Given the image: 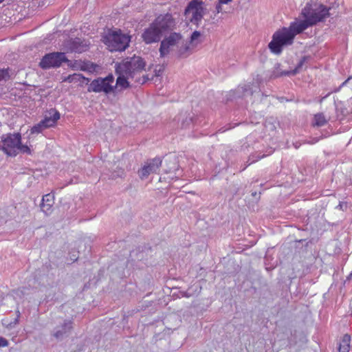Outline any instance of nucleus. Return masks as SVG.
Listing matches in <instances>:
<instances>
[{"label":"nucleus","mask_w":352,"mask_h":352,"mask_svg":"<svg viewBox=\"0 0 352 352\" xmlns=\"http://www.w3.org/2000/svg\"><path fill=\"white\" fill-rule=\"evenodd\" d=\"M329 8L318 2L307 3L302 10L305 20L300 23H292L289 28L277 30L272 36V39L268 44L271 52L280 54L284 46L292 45L295 36L300 33L309 26L322 21L329 16Z\"/></svg>","instance_id":"1"},{"label":"nucleus","mask_w":352,"mask_h":352,"mask_svg":"<svg viewBox=\"0 0 352 352\" xmlns=\"http://www.w3.org/2000/svg\"><path fill=\"white\" fill-rule=\"evenodd\" d=\"M159 49L160 57H164L170 52H175L179 58H186L192 53V47L180 33L170 32L164 36Z\"/></svg>","instance_id":"2"},{"label":"nucleus","mask_w":352,"mask_h":352,"mask_svg":"<svg viewBox=\"0 0 352 352\" xmlns=\"http://www.w3.org/2000/svg\"><path fill=\"white\" fill-rule=\"evenodd\" d=\"M131 37L124 34L120 30H111L102 36V41L107 46L108 49L113 51H124L129 46Z\"/></svg>","instance_id":"3"},{"label":"nucleus","mask_w":352,"mask_h":352,"mask_svg":"<svg viewBox=\"0 0 352 352\" xmlns=\"http://www.w3.org/2000/svg\"><path fill=\"white\" fill-rule=\"evenodd\" d=\"M116 67L122 74H127L128 76H131V78H133L144 70L146 62L142 57L133 56L124 58L121 63H116Z\"/></svg>","instance_id":"4"},{"label":"nucleus","mask_w":352,"mask_h":352,"mask_svg":"<svg viewBox=\"0 0 352 352\" xmlns=\"http://www.w3.org/2000/svg\"><path fill=\"white\" fill-rule=\"evenodd\" d=\"M21 135L19 133H8L1 136L0 150L7 155L15 157L18 154L17 146L20 144Z\"/></svg>","instance_id":"5"},{"label":"nucleus","mask_w":352,"mask_h":352,"mask_svg":"<svg viewBox=\"0 0 352 352\" xmlns=\"http://www.w3.org/2000/svg\"><path fill=\"white\" fill-rule=\"evenodd\" d=\"M203 4L204 3L201 0H192L188 3L185 9V15L190 22L198 24L201 21L206 10Z\"/></svg>","instance_id":"6"},{"label":"nucleus","mask_w":352,"mask_h":352,"mask_svg":"<svg viewBox=\"0 0 352 352\" xmlns=\"http://www.w3.org/2000/svg\"><path fill=\"white\" fill-rule=\"evenodd\" d=\"M65 53L53 52L45 55L41 59L39 65L42 69L59 67L63 63L67 62Z\"/></svg>","instance_id":"7"},{"label":"nucleus","mask_w":352,"mask_h":352,"mask_svg":"<svg viewBox=\"0 0 352 352\" xmlns=\"http://www.w3.org/2000/svg\"><path fill=\"white\" fill-rule=\"evenodd\" d=\"M153 23L164 36L170 33L175 27V21L170 14H161Z\"/></svg>","instance_id":"8"},{"label":"nucleus","mask_w":352,"mask_h":352,"mask_svg":"<svg viewBox=\"0 0 352 352\" xmlns=\"http://www.w3.org/2000/svg\"><path fill=\"white\" fill-rule=\"evenodd\" d=\"M49 113L50 116H45L43 120L32 127L31 133H39L43 130L53 126L60 119V113L56 109H52Z\"/></svg>","instance_id":"9"},{"label":"nucleus","mask_w":352,"mask_h":352,"mask_svg":"<svg viewBox=\"0 0 352 352\" xmlns=\"http://www.w3.org/2000/svg\"><path fill=\"white\" fill-rule=\"evenodd\" d=\"M87 91L89 92L100 93L104 92L105 94L113 93L116 95L118 89L112 85H109L107 82H104L102 78H98L94 80L89 85Z\"/></svg>","instance_id":"10"},{"label":"nucleus","mask_w":352,"mask_h":352,"mask_svg":"<svg viewBox=\"0 0 352 352\" xmlns=\"http://www.w3.org/2000/svg\"><path fill=\"white\" fill-rule=\"evenodd\" d=\"M162 161L160 157L148 160L138 171L140 178L143 180L146 179L150 174L157 173L162 165Z\"/></svg>","instance_id":"11"},{"label":"nucleus","mask_w":352,"mask_h":352,"mask_svg":"<svg viewBox=\"0 0 352 352\" xmlns=\"http://www.w3.org/2000/svg\"><path fill=\"white\" fill-rule=\"evenodd\" d=\"M72 328V322L65 320L60 325L56 326L53 329L51 335L58 341H61L69 336Z\"/></svg>","instance_id":"12"},{"label":"nucleus","mask_w":352,"mask_h":352,"mask_svg":"<svg viewBox=\"0 0 352 352\" xmlns=\"http://www.w3.org/2000/svg\"><path fill=\"white\" fill-rule=\"evenodd\" d=\"M162 36H164V35L160 32L153 23H152L148 28L145 29L142 35L143 41L146 44L157 43L161 40Z\"/></svg>","instance_id":"13"},{"label":"nucleus","mask_w":352,"mask_h":352,"mask_svg":"<svg viewBox=\"0 0 352 352\" xmlns=\"http://www.w3.org/2000/svg\"><path fill=\"white\" fill-rule=\"evenodd\" d=\"M194 113L192 112H181L175 118L174 121L177 123V126L182 129H186L193 123Z\"/></svg>","instance_id":"14"},{"label":"nucleus","mask_w":352,"mask_h":352,"mask_svg":"<svg viewBox=\"0 0 352 352\" xmlns=\"http://www.w3.org/2000/svg\"><path fill=\"white\" fill-rule=\"evenodd\" d=\"M309 58H310L309 56H305L300 59V60L299 61L297 66L296 67V68L294 70L283 72L281 73H278V72H274L271 76V78H278L281 76H287H287H289V75L294 76L302 70V66L304 65L305 63L307 62Z\"/></svg>","instance_id":"15"},{"label":"nucleus","mask_w":352,"mask_h":352,"mask_svg":"<svg viewBox=\"0 0 352 352\" xmlns=\"http://www.w3.org/2000/svg\"><path fill=\"white\" fill-rule=\"evenodd\" d=\"M116 73L118 75L116 79V84L114 87L118 89V93L121 91V89H126L130 87L129 82L127 81V78H131V76H128L127 74H122L118 70V68L115 66Z\"/></svg>","instance_id":"16"},{"label":"nucleus","mask_w":352,"mask_h":352,"mask_svg":"<svg viewBox=\"0 0 352 352\" xmlns=\"http://www.w3.org/2000/svg\"><path fill=\"white\" fill-rule=\"evenodd\" d=\"M233 96L236 98H246L249 96H252L254 91L250 85H243L239 86L235 90L232 91Z\"/></svg>","instance_id":"17"},{"label":"nucleus","mask_w":352,"mask_h":352,"mask_svg":"<svg viewBox=\"0 0 352 352\" xmlns=\"http://www.w3.org/2000/svg\"><path fill=\"white\" fill-rule=\"evenodd\" d=\"M89 45L85 41L81 40L80 38H76L72 40L69 43V49L72 52L82 53L88 50Z\"/></svg>","instance_id":"18"},{"label":"nucleus","mask_w":352,"mask_h":352,"mask_svg":"<svg viewBox=\"0 0 352 352\" xmlns=\"http://www.w3.org/2000/svg\"><path fill=\"white\" fill-rule=\"evenodd\" d=\"M54 204V196L51 194H47L43 197L41 209L46 214H50Z\"/></svg>","instance_id":"19"},{"label":"nucleus","mask_w":352,"mask_h":352,"mask_svg":"<svg viewBox=\"0 0 352 352\" xmlns=\"http://www.w3.org/2000/svg\"><path fill=\"white\" fill-rule=\"evenodd\" d=\"M351 337L348 334L344 335L342 342L340 343L339 352H349L350 349Z\"/></svg>","instance_id":"20"},{"label":"nucleus","mask_w":352,"mask_h":352,"mask_svg":"<svg viewBox=\"0 0 352 352\" xmlns=\"http://www.w3.org/2000/svg\"><path fill=\"white\" fill-rule=\"evenodd\" d=\"M327 122V120L324 117V114L322 113H317L314 116V126H322L324 124H326Z\"/></svg>","instance_id":"21"},{"label":"nucleus","mask_w":352,"mask_h":352,"mask_svg":"<svg viewBox=\"0 0 352 352\" xmlns=\"http://www.w3.org/2000/svg\"><path fill=\"white\" fill-rule=\"evenodd\" d=\"M124 169L122 167L117 166L111 173V177L112 179H116L118 177H122L124 176Z\"/></svg>","instance_id":"22"},{"label":"nucleus","mask_w":352,"mask_h":352,"mask_svg":"<svg viewBox=\"0 0 352 352\" xmlns=\"http://www.w3.org/2000/svg\"><path fill=\"white\" fill-rule=\"evenodd\" d=\"M17 151L23 153H27L30 154L31 150L30 148L26 146L21 144V140L20 141V144L17 146Z\"/></svg>","instance_id":"23"},{"label":"nucleus","mask_w":352,"mask_h":352,"mask_svg":"<svg viewBox=\"0 0 352 352\" xmlns=\"http://www.w3.org/2000/svg\"><path fill=\"white\" fill-rule=\"evenodd\" d=\"M201 36V34L198 31H195L192 32L190 36V42H188V44H190V46H194V42L198 39V38Z\"/></svg>","instance_id":"24"},{"label":"nucleus","mask_w":352,"mask_h":352,"mask_svg":"<svg viewBox=\"0 0 352 352\" xmlns=\"http://www.w3.org/2000/svg\"><path fill=\"white\" fill-rule=\"evenodd\" d=\"M264 157V155L263 156H260L256 154L252 155L249 157V159L248 160V164H251L255 162H257L259 159Z\"/></svg>","instance_id":"25"},{"label":"nucleus","mask_w":352,"mask_h":352,"mask_svg":"<svg viewBox=\"0 0 352 352\" xmlns=\"http://www.w3.org/2000/svg\"><path fill=\"white\" fill-rule=\"evenodd\" d=\"M9 77L8 69H0V81L2 80H6Z\"/></svg>","instance_id":"26"},{"label":"nucleus","mask_w":352,"mask_h":352,"mask_svg":"<svg viewBox=\"0 0 352 352\" xmlns=\"http://www.w3.org/2000/svg\"><path fill=\"white\" fill-rule=\"evenodd\" d=\"M169 162L175 165V166L174 167H168V168L167 170H166V173L171 172L173 169H174V170L177 169V167L176 166L177 160L175 157H173L171 159H170Z\"/></svg>","instance_id":"27"},{"label":"nucleus","mask_w":352,"mask_h":352,"mask_svg":"<svg viewBox=\"0 0 352 352\" xmlns=\"http://www.w3.org/2000/svg\"><path fill=\"white\" fill-rule=\"evenodd\" d=\"M102 79L104 82H107L109 85H111V83L113 82L114 77H113V76L112 74H109L107 77L102 78Z\"/></svg>","instance_id":"28"},{"label":"nucleus","mask_w":352,"mask_h":352,"mask_svg":"<svg viewBox=\"0 0 352 352\" xmlns=\"http://www.w3.org/2000/svg\"><path fill=\"white\" fill-rule=\"evenodd\" d=\"M8 345V341L2 337H0V347L1 346H7Z\"/></svg>","instance_id":"29"},{"label":"nucleus","mask_w":352,"mask_h":352,"mask_svg":"<svg viewBox=\"0 0 352 352\" xmlns=\"http://www.w3.org/2000/svg\"><path fill=\"white\" fill-rule=\"evenodd\" d=\"M221 4L222 3H220V2L219 1V3L216 6V11L217 13H219L222 11Z\"/></svg>","instance_id":"30"},{"label":"nucleus","mask_w":352,"mask_h":352,"mask_svg":"<svg viewBox=\"0 0 352 352\" xmlns=\"http://www.w3.org/2000/svg\"><path fill=\"white\" fill-rule=\"evenodd\" d=\"M340 210H344L346 208V203L340 202L338 205Z\"/></svg>","instance_id":"31"},{"label":"nucleus","mask_w":352,"mask_h":352,"mask_svg":"<svg viewBox=\"0 0 352 352\" xmlns=\"http://www.w3.org/2000/svg\"><path fill=\"white\" fill-rule=\"evenodd\" d=\"M75 76L78 77V78H82L84 80H86L87 82L89 81V80L88 78H85L83 76H82L81 74H75L74 75Z\"/></svg>","instance_id":"32"},{"label":"nucleus","mask_w":352,"mask_h":352,"mask_svg":"<svg viewBox=\"0 0 352 352\" xmlns=\"http://www.w3.org/2000/svg\"><path fill=\"white\" fill-rule=\"evenodd\" d=\"M142 78V81L140 82L141 84L145 83L148 80V78L146 76H143Z\"/></svg>","instance_id":"33"},{"label":"nucleus","mask_w":352,"mask_h":352,"mask_svg":"<svg viewBox=\"0 0 352 352\" xmlns=\"http://www.w3.org/2000/svg\"><path fill=\"white\" fill-rule=\"evenodd\" d=\"M232 0H219L220 3H228Z\"/></svg>","instance_id":"34"},{"label":"nucleus","mask_w":352,"mask_h":352,"mask_svg":"<svg viewBox=\"0 0 352 352\" xmlns=\"http://www.w3.org/2000/svg\"><path fill=\"white\" fill-rule=\"evenodd\" d=\"M254 91V93H256V95H254V97H256V96L258 97H260L261 96H263V94H261L259 91H258V92H256V91Z\"/></svg>","instance_id":"35"},{"label":"nucleus","mask_w":352,"mask_h":352,"mask_svg":"<svg viewBox=\"0 0 352 352\" xmlns=\"http://www.w3.org/2000/svg\"><path fill=\"white\" fill-rule=\"evenodd\" d=\"M155 75L157 76H160V72H161V69H159L157 72V70L155 69Z\"/></svg>","instance_id":"36"},{"label":"nucleus","mask_w":352,"mask_h":352,"mask_svg":"<svg viewBox=\"0 0 352 352\" xmlns=\"http://www.w3.org/2000/svg\"><path fill=\"white\" fill-rule=\"evenodd\" d=\"M318 141V138H314V139L313 140V141H311L310 143L314 144V143H315V142H317Z\"/></svg>","instance_id":"37"},{"label":"nucleus","mask_w":352,"mask_h":352,"mask_svg":"<svg viewBox=\"0 0 352 352\" xmlns=\"http://www.w3.org/2000/svg\"><path fill=\"white\" fill-rule=\"evenodd\" d=\"M17 313H18L17 318H19V314H19V311H17ZM17 322H18V318H16V319L15 320L14 323H15V324H16Z\"/></svg>","instance_id":"38"},{"label":"nucleus","mask_w":352,"mask_h":352,"mask_svg":"<svg viewBox=\"0 0 352 352\" xmlns=\"http://www.w3.org/2000/svg\"><path fill=\"white\" fill-rule=\"evenodd\" d=\"M252 195L253 197H256L258 195V193L256 192H254L252 193Z\"/></svg>","instance_id":"39"},{"label":"nucleus","mask_w":352,"mask_h":352,"mask_svg":"<svg viewBox=\"0 0 352 352\" xmlns=\"http://www.w3.org/2000/svg\"><path fill=\"white\" fill-rule=\"evenodd\" d=\"M351 276H352V273H351L349 274V276L347 277V279H350L351 278Z\"/></svg>","instance_id":"40"},{"label":"nucleus","mask_w":352,"mask_h":352,"mask_svg":"<svg viewBox=\"0 0 352 352\" xmlns=\"http://www.w3.org/2000/svg\"><path fill=\"white\" fill-rule=\"evenodd\" d=\"M2 1H3V0H0V3H1Z\"/></svg>","instance_id":"41"}]
</instances>
